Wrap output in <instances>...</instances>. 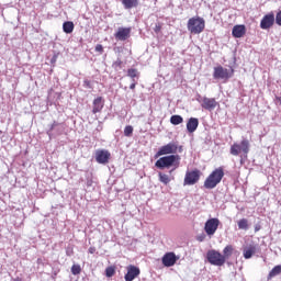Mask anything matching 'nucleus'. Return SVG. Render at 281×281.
<instances>
[{
	"label": "nucleus",
	"mask_w": 281,
	"mask_h": 281,
	"mask_svg": "<svg viewBox=\"0 0 281 281\" xmlns=\"http://www.w3.org/2000/svg\"><path fill=\"white\" fill-rule=\"evenodd\" d=\"M74 22L71 21H67V22H64L63 24V31L65 32V34H71V32H74Z\"/></svg>",
	"instance_id": "obj_23"
},
{
	"label": "nucleus",
	"mask_w": 281,
	"mask_h": 281,
	"mask_svg": "<svg viewBox=\"0 0 281 281\" xmlns=\"http://www.w3.org/2000/svg\"><path fill=\"white\" fill-rule=\"evenodd\" d=\"M234 254V248L225 247L223 250L222 257L224 258V262H227L228 258Z\"/></svg>",
	"instance_id": "obj_25"
},
{
	"label": "nucleus",
	"mask_w": 281,
	"mask_h": 281,
	"mask_svg": "<svg viewBox=\"0 0 281 281\" xmlns=\"http://www.w3.org/2000/svg\"><path fill=\"white\" fill-rule=\"evenodd\" d=\"M281 273V266H276L268 274V280H272L276 276H280Z\"/></svg>",
	"instance_id": "obj_24"
},
{
	"label": "nucleus",
	"mask_w": 281,
	"mask_h": 281,
	"mask_svg": "<svg viewBox=\"0 0 281 281\" xmlns=\"http://www.w3.org/2000/svg\"><path fill=\"white\" fill-rule=\"evenodd\" d=\"M102 109H104V101L102 100V97H98L93 100L92 113H100Z\"/></svg>",
	"instance_id": "obj_18"
},
{
	"label": "nucleus",
	"mask_w": 281,
	"mask_h": 281,
	"mask_svg": "<svg viewBox=\"0 0 281 281\" xmlns=\"http://www.w3.org/2000/svg\"><path fill=\"white\" fill-rule=\"evenodd\" d=\"M175 153H177V144L169 143L158 149L155 155V159H157L158 157H162V155H175Z\"/></svg>",
	"instance_id": "obj_10"
},
{
	"label": "nucleus",
	"mask_w": 281,
	"mask_h": 281,
	"mask_svg": "<svg viewBox=\"0 0 281 281\" xmlns=\"http://www.w3.org/2000/svg\"><path fill=\"white\" fill-rule=\"evenodd\" d=\"M154 31L156 32V34H158V32H161V26L160 25H156Z\"/></svg>",
	"instance_id": "obj_36"
},
{
	"label": "nucleus",
	"mask_w": 281,
	"mask_h": 281,
	"mask_svg": "<svg viewBox=\"0 0 281 281\" xmlns=\"http://www.w3.org/2000/svg\"><path fill=\"white\" fill-rule=\"evenodd\" d=\"M247 33V29L245 25H235L232 31V35L234 38H243V36Z\"/></svg>",
	"instance_id": "obj_16"
},
{
	"label": "nucleus",
	"mask_w": 281,
	"mask_h": 281,
	"mask_svg": "<svg viewBox=\"0 0 281 281\" xmlns=\"http://www.w3.org/2000/svg\"><path fill=\"white\" fill-rule=\"evenodd\" d=\"M158 177H159L160 183H164V186H168V183H170V176L169 175L159 172Z\"/></svg>",
	"instance_id": "obj_27"
},
{
	"label": "nucleus",
	"mask_w": 281,
	"mask_h": 281,
	"mask_svg": "<svg viewBox=\"0 0 281 281\" xmlns=\"http://www.w3.org/2000/svg\"><path fill=\"white\" fill-rule=\"evenodd\" d=\"M250 144H249V139L244 138L240 144L238 143H234L231 146V155H234V157H238V155H240V153H243V155H249V148H250Z\"/></svg>",
	"instance_id": "obj_4"
},
{
	"label": "nucleus",
	"mask_w": 281,
	"mask_h": 281,
	"mask_svg": "<svg viewBox=\"0 0 281 281\" xmlns=\"http://www.w3.org/2000/svg\"><path fill=\"white\" fill-rule=\"evenodd\" d=\"M206 260L210 265H213V267H223V265H225V257L215 249H211L206 252Z\"/></svg>",
	"instance_id": "obj_5"
},
{
	"label": "nucleus",
	"mask_w": 281,
	"mask_h": 281,
	"mask_svg": "<svg viewBox=\"0 0 281 281\" xmlns=\"http://www.w3.org/2000/svg\"><path fill=\"white\" fill-rule=\"evenodd\" d=\"M273 23H276V15L273 13L266 14L260 22L261 30H269L273 27Z\"/></svg>",
	"instance_id": "obj_12"
},
{
	"label": "nucleus",
	"mask_w": 281,
	"mask_h": 281,
	"mask_svg": "<svg viewBox=\"0 0 281 281\" xmlns=\"http://www.w3.org/2000/svg\"><path fill=\"white\" fill-rule=\"evenodd\" d=\"M113 67H122V59H117L113 63Z\"/></svg>",
	"instance_id": "obj_35"
},
{
	"label": "nucleus",
	"mask_w": 281,
	"mask_h": 281,
	"mask_svg": "<svg viewBox=\"0 0 281 281\" xmlns=\"http://www.w3.org/2000/svg\"><path fill=\"white\" fill-rule=\"evenodd\" d=\"M234 76V68L227 69L223 66L214 68L213 78L215 80H229Z\"/></svg>",
	"instance_id": "obj_6"
},
{
	"label": "nucleus",
	"mask_w": 281,
	"mask_h": 281,
	"mask_svg": "<svg viewBox=\"0 0 281 281\" xmlns=\"http://www.w3.org/2000/svg\"><path fill=\"white\" fill-rule=\"evenodd\" d=\"M140 273L139 268L131 265L127 267V273L125 274V281H133L137 278Z\"/></svg>",
	"instance_id": "obj_14"
},
{
	"label": "nucleus",
	"mask_w": 281,
	"mask_h": 281,
	"mask_svg": "<svg viewBox=\"0 0 281 281\" xmlns=\"http://www.w3.org/2000/svg\"><path fill=\"white\" fill-rule=\"evenodd\" d=\"M127 77L131 78L132 82L139 80V71L136 68L127 69Z\"/></svg>",
	"instance_id": "obj_19"
},
{
	"label": "nucleus",
	"mask_w": 281,
	"mask_h": 281,
	"mask_svg": "<svg viewBox=\"0 0 281 281\" xmlns=\"http://www.w3.org/2000/svg\"><path fill=\"white\" fill-rule=\"evenodd\" d=\"M254 254H256V247H249L244 249V258L246 260H249V258H251Z\"/></svg>",
	"instance_id": "obj_26"
},
{
	"label": "nucleus",
	"mask_w": 281,
	"mask_h": 281,
	"mask_svg": "<svg viewBox=\"0 0 281 281\" xmlns=\"http://www.w3.org/2000/svg\"><path fill=\"white\" fill-rule=\"evenodd\" d=\"M274 21H276L277 25L281 26V10L277 13Z\"/></svg>",
	"instance_id": "obj_32"
},
{
	"label": "nucleus",
	"mask_w": 281,
	"mask_h": 281,
	"mask_svg": "<svg viewBox=\"0 0 281 281\" xmlns=\"http://www.w3.org/2000/svg\"><path fill=\"white\" fill-rule=\"evenodd\" d=\"M181 161V156L179 155H168L165 157H160L156 162L155 167L158 168V170H166V168H173L170 170V173L173 170H177L179 167V164Z\"/></svg>",
	"instance_id": "obj_1"
},
{
	"label": "nucleus",
	"mask_w": 281,
	"mask_h": 281,
	"mask_svg": "<svg viewBox=\"0 0 281 281\" xmlns=\"http://www.w3.org/2000/svg\"><path fill=\"white\" fill-rule=\"evenodd\" d=\"M56 126H59V123L54 121L53 124L50 125L49 131H48V135H49V133H52V131H54V128H56Z\"/></svg>",
	"instance_id": "obj_33"
},
{
	"label": "nucleus",
	"mask_w": 281,
	"mask_h": 281,
	"mask_svg": "<svg viewBox=\"0 0 281 281\" xmlns=\"http://www.w3.org/2000/svg\"><path fill=\"white\" fill-rule=\"evenodd\" d=\"M116 41H126L131 36V29L119 27L117 32L114 34Z\"/></svg>",
	"instance_id": "obj_15"
},
{
	"label": "nucleus",
	"mask_w": 281,
	"mask_h": 281,
	"mask_svg": "<svg viewBox=\"0 0 281 281\" xmlns=\"http://www.w3.org/2000/svg\"><path fill=\"white\" fill-rule=\"evenodd\" d=\"M124 135H125V137H131L133 135V126L132 125L125 126Z\"/></svg>",
	"instance_id": "obj_30"
},
{
	"label": "nucleus",
	"mask_w": 281,
	"mask_h": 281,
	"mask_svg": "<svg viewBox=\"0 0 281 281\" xmlns=\"http://www.w3.org/2000/svg\"><path fill=\"white\" fill-rule=\"evenodd\" d=\"M199 128V119L190 117L187 122V131L188 133H194Z\"/></svg>",
	"instance_id": "obj_17"
},
{
	"label": "nucleus",
	"mask_w": 281,
	"mask_h": 281,
	"mask_svg": "<svg viewBox=\"0 0 281 281\" xmlns=\"http://www.w3.org/2000/svg\"><path fill=\"white\" fill-rule=\"evenodd\" d=\"M205 238V235L198 237V240H203Z\"/></svg>",
	"instance_id": "obj_40"
},
{
	"label": "nucleus",
	"mask_w": 281,
	"mask_h": 281,
	"mask_svg": "<svg viewBox=\"0 0 281 281\" xmlns=\"http://www.w3.org/2000/svg\"><path fill=\"white\" fill-rule=\"evenodd\" d=\"M109 159H111V153L106 149H98L95 150V161L97 164H101L105 166L109 164Z\"/></svg>",
	"instance_id": "obj_11"
},
{
	"label": "nucleus",
	"mask_w": 281,
	"mask_h": 281,
	"mask_svg": "<svg viewBox=\"0 0 281 281\" xmlns=\"http://www.w3.org/2000/svg\"><path fill=\"white\" fill-rule=\"evenodd\" d=\"M122 3L124 5L125 10H131V9L137 8V5H139L138 0H122Z\"/></svg>",
	"instance_id": "obj_20"
},
{
	"label": "nucleus",
	"mask_w": 281,
	"mask_h": 281,
	"mask_svg": "<svg viewBox=\"0 0 281 281\" xmlns=\"http://www.w3.org/2000/svg\"><path fill=\"white\" fill-rule=\"evenodd\" d=\"M260 224H257L256 226H255V232H260Z\"/></svg>",
	"instance_id": "obj_39"
},
{
	"label": "nucleus",
	"mask_w": 281,
	"mask_h": 281,
	"mask_svg": "<svg viewBox=\"0 0 281 281\" xmlns=\"http://www.w3.org/2000/svg\"><path fill=\"white\" fill-rule=\"evenodd\" d=\"M137 86V81H132L131 86H130V89H135V87Z\"/></svg>",
	"instance_id": "obj_37"
},
{
	"label": "nucleus",
	"mask_w": 281,
	"mask_h": 281,
	"mask_svg": "<svg viewBox=\"0 0 281 281\" xmlns=\"http://www.w3.org/2000/svg\"><path fill=\"white\" fill-rule=\"evenodd\" d=\"M238 229H243L244 232H247L249 229V220L248 218H241L237 222Z\"/></svg>",
	"instance_id": "obj_21"
},
{
	"label": "nucleus",
	"mask_w": 281,
	"mask_h": 281,
	"mask_svg": "<svg viewBox=\"0 0 281 281\" xmlns=\"http://www.w3.org/2000/svg\"><path fill=\"white\" fill-rule=\"evenodd\" d=\"M187 27L191 34H201L205 30V20L201 16L190 18Z\"/></svg>",
	"instance_id": "obj_3"
},
{
	"label": "nucleus",
	"mask_w": 281,
	"mask_h": 281,
	"mask_svg": "<svg viewBox=\"0 0 281 281\" xmlns=\"http://www.w3.org/2000/svg\"><path fill=\"white\" fill-rule=\"evenodd\" d=\"M71 273L72 276H80V273H82V268L80 267V265H72Z\"/></svg>",
	"instance_id": "obj_28"
},
{
	"label": "nucleus",
	"mask_w": 281,
	"mask_h": 281,
	"mask_svg": "<svg viewBox=\"0 0 281 281\" xmlns=\"http://www.w3.org/2000/svg\"><path fill=\"white\" fill-rule=\"evenodd\" d=\"M223 177H225V170L223 167L214 169L204 181L205 190H214V188L223 181Z\"/></svg>",
	"instance_id": "obj_2"
},
{
	"label": "nucleus",
	"mask_w": 281,
	"mask_h": 281,
	"mask_svg": "<svg viewBox=\"0 0 281 281\" xmlns=\"http://www.w3.org/2000/svg\"><path fill=\"white\" fill-rule=\"evenodd\" d=\"M199 179H201V171L199 169L187 171L183 186H194L199 183Z\"/></svg>",
	"instance_id": "obj_9"
},
{
	"label": "nucleus",
	"mask_w": 281,
	"mask_h": 281,
	"mask_svg": "<svg viewBox=\"0 0 281 281\" xmlns=\"http://www.w3.org/2000/svg\"><path fill=\"white\" fill-rule=\"evenodd\" d=\"M218 225H221V220L216 217L209 218L204 224V232L207 236H214L216 234V229H218Z\"/></svg>",
	"instance_id": "obj_7"
},
{
	"label": "nucleus",
	"mask_w": 281,
	"mask_h": 281,
	"mask_svg": "<svg viewBox=\"0 0 281 281\" xmlns=\"http://www.w3.org/2000/svg\"><path fill=\"white\" fill-rule=\"evenodd\" d=\"M95 251V248H90V254H93Z\"/></svg>",
	"instance_id": "obj_41"
},
{
	"label": "nucleus",
	"mask_w": 281,
	"mask_h": 281,
	"mask_svg": "<svg viewBox=\"0 0 281 281\" xmlns=\"http://www.w3.org/2000/svg\"><path fill=\"white\" fill-rule=\"evenodd\" d=\"M94 49H95V52H99L100 54H102V52H104V47L101 44H98Z\"/></svg>",
	"instance_id": "obj_34"
},
{
	"label": "nucleus",
	"mask_w": 281,
	"mask_h": 281,
	"mask_svg": "<svg viewBox=\"0 0 281 281\" xmlns=\"http://www.w3.org/2000/svg\"><path fill=\"white\" fill-rule=\"evenodd\" d=\"M57 58H58V56H56V55L52 57V59H50L52 65H54V63H56Z\"/></svg>",
	"instance_id": "obj_38"
},
{
	"label": "nucleus",
	"mask_w": 281,
	"mask_h": 281,
	"mask_svg": "<svg viewBox=\"0 0 281 281\" xmlns=\"http://www.w3.org/2000/svg\"><path fill=\"white\" fill-rule=\"evenodd\" d=\"M105 276L106 278H113L115 276V267L110 266L105 269Z\"/></svg>",
	"instance_id": "obj_29"
},
{
	"label": "nucleus",
	"mask_w": 281,
	"mask_h": 281,
	"mask_svg": "<svg viewBox=\"0 0 281 281\" xmlns=\"http://www.w3.org/2000/svg\"><path fill=\"white\" fill-rule=\"evenodd\" d=\"M196 101L201 103L202 109H204L205 111H214V109L218 106V103L214 98L199 95Z\"/></svg>",
	"instance_id": "obj_8"
},
{
	"label": "nucleus",
	"mask_w": 281,
	"mask_h": 281,
	"mask_svg": "<svg viewBox=\"0 0 281 281\" xmlns=\"http://www.w3.org/2000/svg\"><path fill=\"white\" fill-rule=\"evenodd\" d=\"M170 123L173 126H179V124H183V116H181L179 114L171 115Z\"/></svg>",
	"instance_id": "obj_22"
},
{
	"label": "nucleus",
	"mask_w": 281,
	"mask_h": 281,
	"mask_svg": "<svg viewBox=\"0 0 281 281\" xmlns=\"http://www.w3.org/2000/svg\"><path fill=\"white\" fill-rule=\"evenodd\" d=\"M83 87L86 89H93V83L89 79L83 80Z\"/></svg>",
	"instance_id": "obj_31"
},
{
	"label": "nucleus",
	"mask_w": 281,
	"mask_h": 281,
	"mask_svg": "<svg viewBox=\"0 0 281 281\" xmlns=\"http://www.w3.org/2000/svg\"><path fill=\"white\" fill-rule=\"evenodd\" d=\"M177 260H179V257L175 252H166L162 257V265L164 267H175Z\"/></svg>",
	"instance_id": "obj_13"
}]
</instances>
